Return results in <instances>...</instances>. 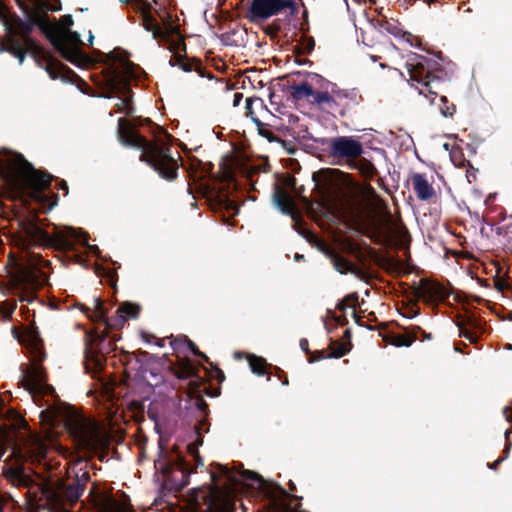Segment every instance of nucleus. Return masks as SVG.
Returning a JSON list of instances; mask_svg holds the SVG:
<instances>
[{
  "instance_id": "nucleus-26",
  "label": "nucleus",
  "mask_w": 512,
  "mask_h": 512,
  "mask_svg": "<svg viewBox=\"0 0 512 512\" xmlns=\"http://www.w3.org/2000/svg\"><path fill=\"white\" fill-rule=\"evenodd\" d=\"M317 91H314L310 85L307 83H302L294 87V97L298 99L313 97L315 98V94Z\"/></svg>"
},
{
  "instance_id": "nucleus-4",
  "label": "nucleus",
  "mask_w": 512,
  "mask_h": 512,
  "mask_svg": "<svg viewBox=\"0 0 512 512\" xmlns=\"http://www.w3.org/2000/svg\"><path fill=\"white\" fill-rule=\"evenodd\" d=\"M136 119L129 121L125 118L118 120V136L120 141L128 146L142 150L141 157L159 175L165 179H174L177 175V161L168 153V135L160 132L154 142L146 141L134 130Z\"/></svg>"
},
{
  "instance_id": "nucleus-37",
  "label": "nucleus",
  "mask_w": 512,
  "mask_h": 512,
  "mask_svg": "<svg viewBox=\"0 0 512 512\" xmlns=\"http://www.w3.org/2000/svg\"><path fill=\"white\" fill-rule=\"evenodd\" d=\"M504 414H505V417H506V419H507V420H510V419H511V417H512V411H511L509 408H507V407H506V408L504 409Z\"/></svg>"
},
{
  "instance_id": "nucleus-13",
  "label": "nucleus",
  "mask_w": 512,
  "mask_h": 512,
  "mask_svg": "<svg viewBox=\"0 0 512 512\" xmlns=\"http://www.w3.org/2000/svg\"><path fill=\"white\" fill-rule=\"evenodd\" d=\"M335 155L347 158H356L362 153V145L352 137L342 136L335 138L331 144Z\"/></svg>"
},
{
  "instance_id": "nucleus-29",
  "label": "nucleus",
  "mask_w": 512,
  "mask_h": 512,
  "mask_svg": "<svg viewBox=\"0 0 512 512\" xmlns=\"http://www.w3.org/2000/svg\"><path fill=\"white\" fill-rule=\"evenodd\" d=\"M440 102L442 104V105L439 104V109H440L441 113L444 116H452L455 112V106L453 104L451 106H446L447 99L444 96L440 97Z\"/></svg>"
},
{
  "instance_id": "nucleus-30",
  "label": "nucleus",
  "mask_w": 512,
  "mask_h": 512,
  "mask_svg": "<svg viewBox=\"0 0 512 512\" xmlns=\"http://www.w3.org/2000/svg\"><path fill=\"white\" fill-rule=\"evenodd\" d=\"M245 103H246L247 115L251 117L253 122H255L258 126H260L262 123L257 118H255L253 116V112H252L253 100L251 98H247Z\"/></svg>"
},
{
  "instance_id": "nucleus-40",
  "label": "nucleus",
  "mask_w": 512,
  "mask_h": 512,
  "mask_svg": "<svg viewBox=\"0 0 512 512\" xmlns=\"http://www.w3.org/2000/svg\"><path fill=\"white\" fill-rule=\"evenodd\" d=\"M502 460H503V459H499V460L495 461L492 465H489V467H490L491 469H495V468H496V466H497V465H498Z\"/></svg>"
},
{
  "instance_id": "nucleus-11",
  "label": "nucleus",
  "mask_w": 512,
  "mask_h": 512,
  "mask_svg": "<svg viewBox=\"0 0 512 512\" xmlns=\"http://www.w3.org/2000/svg\"><path fill=\"white\" fill-rule=\"evenodd\" d=\"M294 6L295 0H253L250 13L254 20H265Z\"/></svg>"
},
{
  "instance_id": "nucleus-39",
  "label": "nucleus",
  "mask_w": 512,
  "mask_h": 512,
  "mask_svg": "<svg viewBox=\"0 0 512 512\" xmlns=\"http://www.w3.org/2000/svg\"><path fill=\"white\" fill-rule=\"evenodd\" d=\"M93 40H94V36H93V34L91 33V31H89V33H88V42H89V44H92V43H93Z\"/></svg>"
},
{
  "instance_id": "nucleus-5",
  "label": "nucleus",
  "mask_w": 512,
  "mask_h": 512,
  "mask_svg": "<svg viewBox=\"0 0 512 512\" xmlns=\"http://www.w3.org/2000/svg\"><path fill=\"white\" fill-rule=\"evenodd\" d=\"M140 69L136 68L128 60L121 58L115 61L104 76L105 91L102 96L112 98L118 96L117 111L131 115L134 112L132 96L130 94L129 81L139 77Z\"/></svg>"
},
{
  "instance_id": "nucleus-17",
  "label": "nucleus",
  "mask_w": 512,
  "mask_h": 512,
  "mask_svg": "<svg viewBox=\"0 0 512 512\" xmlns=\"http://www.w3.org/2000/svg\"><path fill=\"white\" fill-rule=\"evenodd\" d=\"M377 25L379 26L381 31H386L396 37H402L403 40L409 43L411 46L418 45V39L410 33L402 32L398 28L396 21H394L393 19L388 20L385 18L383 20H377Z\"/></svg>"
},
{
  "instance_id": "nucleus-14",
  "label": "nucleus",
  "mask_w": 512,
  "mask_h": 512,
  "mask_svg": "<svg viewBox=\"0 0 512 512\" xmlns=\"http://www.w3.org/2000/svg\"><path fill=\"white\" fill-rule=\"evenodd\" d=\"M47 450L46 444L39 437L32 436L18 453L21 459L40 462L45 458Z\"/></svg>"
},
{
  "instance_id": "nucleus-18",
  "label": "nucleus",
  "mask_w": 512,
  "mask_h": 512,
  "mask_svg": "<svg viewBox=\"0 0 512 512\" xmlns=\"http://www.w3.org/2000/svg\"><path fill=\"white\" fill-rule=\"evenodd\" d=\"M329 84L331 83L326 82L322 86V90L316 92L315 98L312 100V102L329 112H336L334 95L333 92H331Z\"/></svg>"
},
{
  "instance_id": "nucleus-38",
  "label": "nucleus",
  "mask_w": 512,
  "mask_h": 512,
  "mask_svg": "<svg viewBox=\"0 0 512 512\" xmlns=\"http://www.w3.org/2000/svg\"><path fill=\"white\" fill-rule=\"evenodd\" d=\"M223 469V474L227 476V478L231 481H236L232 475H230V473L228 472V469L227 468H222Z\"/></svg>"
},
{
  "instance_id": "nucleus-15",
  "label": "nucleus",
  "mask_w": 512,
  "mask_h": 512,
  "mask_svg": "<svg viewBox=\"0 0 512 512\" xmlns=\"http://www.w3.org/2000/svg\"><path fill=\"white\" fill-rule=\"evenodd\" d=\"M415 295L426 302H433L444 299L447 291L439 283L422 281L416 288Z\"/></svg>"
},
{
  "instance_id": "nucleus-10",
  "label": "nucleus",
  "mask_w": 512,
  "mask_h": 512,
  "mask_svg": "<svg viewBox=\"0 0 512 512\" xmlns=\"http://www.w3.org/2000/svg\"><path fill=\"white\" fill-rule=\"evenodd\" d=\"M84 487L79 481L69 484L65 489L50 491L47 495L50 508L55 512H68L70 505L82 495Z\"/></svg>"
},
{
  "instance_id": "nucleus-28",
  "label": "nucleus",
  "mask_w": 512,
  "mask_h": 512,
  "mask_svg": "<svg viewBox=\"0 0 512 512\" xmlns=\"http://www.w3.org/2000/svg\"><path fill=\"white\" fill-rule=\"evenodd\" d=\"M416 337H410L406 335H398L393 338L392 344L395 346H410L414 341Z\"/></svg>"
},
{
  "instance_id": "nucleus-8",
  "label": "nucleus",
  "mask_w": 512,
  "mask_h": 512,
  "mask_svg": "<svg viewBox=\"0 0 512 512\" xmlns=\"http://www.w3.org/2000/svg\"><path fill=\"white\" fill-rule=\"evenodd\" d=\"M87 309L91 311V313H88V317L92 320L103 322L108 327L121 328L129 318L138 316L140 307L131 302L122 303L117 309V315L111 322L108 320L103 302L99 298H93L92 306Z\"/></svg>"
},
{
  "instance_id": "nucleus-22",
  "label": "nucleus",
  "mask_w": 512,
  "mask_h": 512,
  "mask_svg": "<svg viewBox=\"0 0 512 512\" xmlns=\"http://www.w3.org/2000/svg\"><path fill=\"white\" fill-rule=\"evenodd\" d=\"M4 472L13 483L24 484L26 482V475L21 464L5 466Z\"/></svg>"
},
{
  "instance_id": "nucleus-24",
  "label": "nucleus",
  "mask_w": 512,
  "mask_h": 512,
  "mask_svg": "<svg viewBox=\"0 0 512 512\" xmlns=\"http://www.w3.org/2000/svg\"><path fill=\"white\" fill-rule=\"evenodd\" d=\"M6 50L12 53L20 63L23 62L24 52L21 49L20 45L14 42L13 40H8L7 42H3L0 47V51Z\"/></svg>"
},
{
  "instance_id": "nucleus-34",
  "label": "nucleus",
  "mask_w": 512,
  "mask_h": 512,
  "mask_svg": "<svg viewBox=\"0 0 512 512\" xmlns=\"http://www.w3.org/2000/svg\"><path fill=\"white\" fill-rule=\"evenodd\" d=\"M188 347L190 348V350L196 354V355H199V356H202L204 358H206L205 355H203L199 350L198 348L196 347V345L192 342V341H188Z\"/></svg>"
},
{
  "instance_id": "nucleus-19",
  "label": "nucleus",
  "mask_w": 512,
  "mask_h": 512,
  "mask_svg": "<svg viewBox=\"0 0 512 512\" xmlns=\"http://www.w3.org/2000/svg\"><path fill=\"white\" fill-rule=\"evenodd\" d=\"M274 201L278 209L287 215H290L295 221L297 211L291 197L282 189H277L274 194Z\"/></svg>"
},
{
  "instance_id": "nucleus-7",
  "label": "nucleus",
  "mask_w": 512,
  "mask_h": 512,
  "mask_svg": "<svg viewBox=\"0 0 512 512\" xmlns=\"http://www.w3.org/2000/svg\"><path fill=\"white\" fill-rule=\"evenodd\" d=\"M407 73L412 85H415L419 94L428 97V94L436 95L441 87V81L435 71L438 63L423 55L411 54L406 61Z\"/></svg>"
},
{
  "instance_id": "nucleus-45",
  "label": "nucleus",
  "mask_w": 512,
  "mask_h": 512,
  "mask_svg": "<svg viewBox=\"0 0 512 512\" xmlns=\"http://www.w3.org/2000/svg\"><path fill=\"white\" fill-rule=\"evenodd\" d=\"M306 344V341H301V347L304 348Z\"/></svg>"
},
{
  "instance_id": "nucleus-43",
  "label": "nucleus",
  "mask_w": 512,
  "mask_h": 512,
  "mask_svg": "<svg viewBox=\"0 0 512 512\" xmlns=\"http://www.w3.org/2000/svg\"><path fill=\"white\" fill-rule=\"evenodd\" d=\"M443 148L448 151L449 150V144L448 143H444L443 144Z\"/></svg>"
},
{
  "instance_id": "nucleus-9",
  "label": "nucleus",
  "mask_w": 512,
  "mask_h": 512,
  "mask_svg": "<svg viewBox=\"0 0 512 512\" xmlns=\"http://www.w3.org/2000/svg\"><path fill=\"white\" fill-rule=\"evenodd\" d=\"M367 236L375 242L389 244L397 233V227L388 214H369L365 226Z\"/></svg>"
},
{
  "instance_id": "nucleus-6",
  "label": "nucleus",
  "mask_w": 512,
  "mask_h": 512,
  "mask_svg": "<svg viewBox=\"0 0 512 512\" xmlns=\"http://www.w3.org/2000/svg\"><path fill=\"white\" fill-rule=\"evenodd\" d=\"M34 24L43 29L48 28L54 45L61 54L71 63L82 66L87 63V57L83 54L81 46L84 44L79 34L70 30L73 19L70 15H65L59 23L49 24L40 14H34L31 17Z\"/></svg>"
},
{
  "instance_id": "nucleus-42",
  "label": "nucleus",
  "mask_w": 512,
  "mask_h": 512,
  "mask_svg": "<svg viewBox=\"0 0 512 512\" xmlns=\"http://www.w3.org/2000/svg\"><path fill=\"white\" fill-rule=\"evenodd\" d=\"M61 188H62V189H64V190H66V189H67V184H66V182H62V183H61Z\"/></svg>"
},
{
  "instance_id": "nucleus-16",
  "label": "nucleus",
  "mask_w": 512,
  "mask_h": 512,
  "mask_svg": "<svg viewBox=\"0 0 512 512\" xmlns=\"http://www.w3.org/2000/svg\"><path fill=\"white\" fill-rule=\"evenodd\" d=\"M329 87L334 95L336 112L343 114L351 104L357 102V93L355 91L341 89L334 83L329 84Z\"/></svg>"
},
{
  "instance_id": "nucleus-20",
  "label": "nucleus",
  "mask_w": 512,
  "mask_h": 512,
  "mask_svg": "<svg viewBox=\"0 0 512 512\" xmlns=\"http://www.w3.org/2000/svg\"><path fill=\"white\" fill-rule=\"evenodd\" d=\"M412 181L416 194L420 199L427 200L434 195L433 187L422 175L415 174Z\"/></svg>"
},
{
  "instance_id": "nucleus-35",
  "label": "nucleus",
  "mask_w": 512,
  "mask_h": 512,
  "mask_svg": "<svg viewBox=\"0 0 512 512\" xmlns=\"http://www.w3.org/2000/svg\"><path fill=\"white\" fill-rule=\"evenodd\" d=\"M460 330V335L461 336H464V337H467L468 339H470L471 341H475L476 338L470 336L467 332V330H462L461 328L459 329Z\"/></svg>"
},
{
  "instance_id": "nucleus-44",
  "label": "nucleus",
  "mask_w": 512,
  "mask_h": 512,
  "mask_svg": "<svg viewBox=\"0 0 512 512\" xmlns=\"http://www.w3.org/2000/svg\"><path fill=\"white\" fill-rule=\"evenodd\" d=\"M87 478H88V474L84 472L82 474V480H86Z\"/></svg>"
},
{
  "instance_id": "nucleus-12",
  "label": "nucleus",
  "mask_w": 512,
  "mask_h": 512,
  "mask_svg": "<svg viewBox=\"0 0 512 512\" xmlns=\"http://www.w3.org/2000/svg\"><path fill=\"white\" fill-rule=\"evenodd\" d=\"M93 505L101 512H131L129 499L121 494L119 497L106 493L91 494Z\"/></svg>"
},
{
  "instance_id": "nucleus-33",
  "label": "nucleus",
  "mask_w": 512,
  "mask_h": 512,
  "mask_svg": "<svg viewBox=\"0 0 512 512\" xmlns=\"http://www.w3.org/2000/svg\"><path fill=\"white\" fill-rule=\"evenodd\" d=\"M247 480L257 482L259 487H261L263 484V480L261 479V477L253 472H247Z\"/></svg>"
},
{
  "instance_id": "nucleus-3",
  "label": "nucleus",
  "mask_w": 512,
  "mask_h": 512,
  "mask_svg": "<svg viewBox=\"0 0 512 512\" xmlns=\"http://www.w3.org/2000/svg\"><path fill=\"white\" fill-rule=\"evenodd\" d=\"M0 169L5 184L12 191L26 195L48 210L57 204L56 196L52 199L44 194L51 177L33 169L20 154L9 153L0 158Z\"/></svg>"
},
{
  "instance_id": "nucleus-36",
  "label": "nucleus",
  "mask_w": 512,
  "mask_h": 512,
  "mask_svg": "<svg viewBox=\"0 0 512 512\" xmlns=\"http://www.w3.org/2000/svg\"><path fill=\"white\" fill-rule=\"evenodd\" d=\"M243 95L241 93H236L234 95V105H238L240 100L242 99Z\"/></svg>"
},
{
  "instance_id": "nucleus-25",
  "label": "nucleus",
  "mask_w": 512,
  "mask_h": 512,
  "mask_svg": "<svg viewBox=\"0 0 512 512\" xmlns=\"http://www.w3.org/2000/svg\"><path fill=\"white\" fill-rule=\"evenodd\" d=\"M337 171H319L313 174V180L317 186H328L333 181L334 173Z\"/></svg>"
},
{
  "instance_id": "nucleus-32",
  "label": "nucleus",
  "mask_w": 512,
  "mask_h": 512,
  "mask_svg": "<svg viewBox=\"0 0 512 512\" xmlns=\"http://www.w3.org/2000/svg\"><path fill=\"white\" fill-rule=\"evenodd\" d=\"M346 352H347L346 346L341 344L338 346V348L335 351L332 352V356L339 358V357H342L343 355H345Z\"/></svg>"
},
{
  "instance_id": "nucleus-2",
  "label": "nucleus",
  "mask_w": 512,
  "mask_h": 512,
  "mask_svg": "<svg viewBox=\"0 0 512 512\" xmlns=\"http://www.w3.org/2000/svg\"><path fill=\"white\" fill-rule=\"evenodd\" d=\"M11 245L20 250V254L10 253L12 266L11 281L16 286L35 288L47 279L45 268L49 262L38 254L26 252L33 245L51 246L62 251H74L77 244L87 246L92 253L98 252L96 245L87 243V235L72 227H54L52 234L43 231L37 224L28 222L11 235Z\"/></svg>"
},
{
  "instance_id": "nucleus-1",
  "label": "nucleus",
  "mask_w": 512,
  "mask_h": 512,
  "mask_svg": "<svg viewBox=\"0 0 512 512\" xmlns=\"http://www.w3.org/2000/svg\"><path fill=\"white\" fill-rule=\"evenodd\" d=\"M23 341L33 349L34 355L33 363L27 368L22 383L34 403L42 408L39 414L42 424L53 426L63 422L79 450L94 452L107 448L109 436L103 426L94 419L74 411L64 412L57 404L55 390L47 384L44 369L37 363L41 360V339L38 332L34 329L29 330Z\"/></svg>"
},
{
  "instance_id": "nucleus-46",
  "label": "nucleus",
  "mask_w": 512,
  "mask_h": 512,
  "mask_svg": "<svg viewBox=\"0 0 512 512\" xmlns=\"http://www.w3.org/2000/svg\"><path fill=\"white\" fill-rule=\"evenodd\" d=\"M434 100L435 98H431L429 101H430V104H434Z\"/></svg>"
},
{
  "instance_id": "nucleus-21",
  "label": "nucleus",
  "mask_w": 512,
  "mask_h": 512,
  "mask_svg": "<svg viewBox=\"0 0 512 512\" xmlns=\"http://www.w3.org/2000/svg\"><path fill=\"white\" fill-rule=\"evenodd\" d=\"M324 253L330 258L331 262L333 263L335 269L341 273H355V267L346 259L339 256L337 253L332 251L329 248H326L324 250Z\"/></svg>"
},
{
  "instance_id": "nucleus-27",
  "label": "nucleus",
  "mask_w": 512,
  "mask_h": 512,
  "mask_svg": "<svg viewBox=\"0 0 512 512\" xmlns=\"http://www.w3.org/2000/svg\"><path fill=\"white\" fill-rule=\"evenodd\" d=\"M354 167L361 171L366 177H372L375 173L373 164L365 159L354 161Z\"/></svg>"
},
{
  "instance_id": "nucleus-41",
  "label": "nucleus",
  "mask_w": 512,
  "mask_h": 512,
  "mask_svg": "<svg viewBox=\"0 0 512 512\" xmlns=\"http://www.w3.org/2000/svg\"><path fill=\"white\" fill-rule=\"evenodd\" d=\"M3 454H4L3 445H2V443H0V458L3 456Z\"/></svg>"
},
{
  "instance_id": "nucleus-31",
  "label": "nucleus",
  "mask_w": 512,
  "mask_h": 512,
  "mask_svg": "<svg viewBox=\"0 0 512 512\" xmlns=\"http://www.w3.org/2000/svg\"><path fill=\"white\" fill-rule=\"evenodd\" d=\"M15 309V305H10L7 308H0V313L4 319H8Z\"/></svg>"
},
{
  "instance_id": "nucleus-23",
  "label": "nucleus",
  "mask_w": 512,
  "mask_h": 512,
  "mask_svg": "<svg viewBox=\"0 0 512 512\" xmlns=\"http://www.w3.org/2000/svg\"><path fill=\"white\" fill-rule=\"evenodd\" d=\"M249 366L253 373L263 375L265 373L266 361L262 357H257L252 354L247 355Z\"/></svg>"
}]
</instances>
